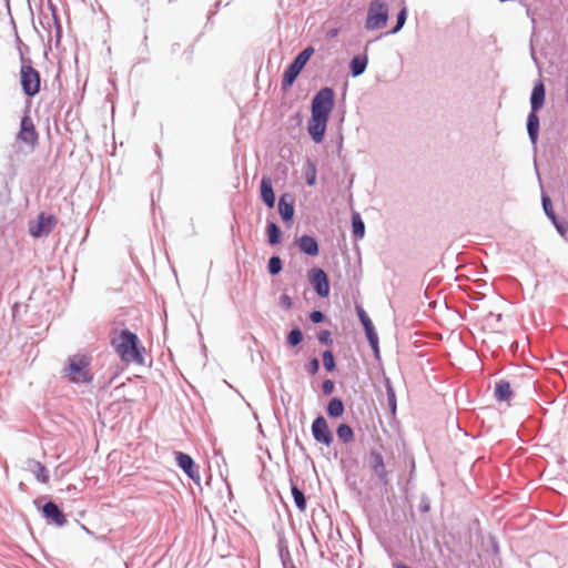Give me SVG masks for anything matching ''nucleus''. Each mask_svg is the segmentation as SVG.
Segmentation results:
<instances>
[{"label":"nucleus","mask_w":568,"mask_h":568,"mask_svg":"<svg viewBox=\"0 0 568 568\" xmlns=\"http://www.w3.org/2000/svg\"><path fill=\"white\" fill-rule=\"evenodd\" d=\"M327 122L328 118L314 114L311 115V119L307 123V132L315 143H321L323 141Z\"/></svg>","instance_id":"nucleus-11"},{"label":"nucleus","mask_w":568,"mask_h":568,"mask_svg":"<svg viewBox=\"0 0 568 568\" xmlns=\"http://www.w3.org/2000/svg\"><path fill=\"white\" fill-rule=\"evenodd\" d=\"M369 465L374 473L378 476L379 479L385 480L387 477V471L385 468L384 459L381 453L376 450H372L369 454Z\"/></svg>","instance_id":"nucleus-14"},{"label":"nucleus","mask_w":568,"mask_h":568,"mask_svg":"<svg viewBox=\"0 0 568 568\" xmlns=\"http://www.w3.org/2000/svg\"><path fill=\"white\" fill-rule=\"evenodd\" d=\"M303 341V334L300 328L292 329L287 335V344L296 346Z\"/></svg>","instance_id":"nucleus-30"},{"label":"nucleus","mask_w":568,"mask_h":568,"mask_svg":"<svg viewBox=\"0 0 568 568\" xmlns=\"http://www.w3.org/2000/svg\"><path fill=\"white\" fill-rule=\"evenodd\" d=\"M20 82L23 92L28 97H34L39 93L40 73L30 63H22L20 69Z\"/></svg>","instance_id":"nucleus-6"},{"label":"nucleus","mask_w":568,"mask_h":568,"mask_svg":"<svg viewBox=\"0 0 568 568\" xmlns=\"http://www.w3.org/2000/svg\"><path fill=\"white\" fill-rule=\"evenodd\" d=\"M33 471L39 481L43 484L49 481L48 470L40 462H33Z\"/></svg>","instance_id":"nucleus-27"},{"label":"nucleus","mask_w":568,"mask_h":568,"mask_svg":"<svg viewBox=\"0 0 568 568\" xmlns=\"http://www.w3.org/2000/svg\"><path fill=\"white\" fill-rule=\"evenodd\" d=\"M261 196L268 207H273L275 203V195L272 187L270 178H263L261 181Z\"/></svg>","instance_id":"nucleus-17"},{"label":"nucleus","mask_w":568,"mask_h":568,"mask_svg":"<svg viewBox=\"0 0 568 568\" xmlns=\"http://www.w3.org/2000/svg\"><path fill=\"white\" fill-rule=\"evenodd\" d=\"M334 106V92L331 88L321 89L312 101V114L329 118Z\"/></svg>","instance_id":"nucleus-5"},{"label":"nucleus","mask_w":568,"mask_h":568,"mask_svg":"<svg viewBox=\"0 0 568 568\" xmlns=\"http://www.w3.org/2000/svg\"><path fill=\"white\" fill-rule=\"evenodd\" d=\"M280 305L286 310H290L292 307V300L288 295L283 294L280 297Z\"/></svg>","instance_id":"nucleus-39"},{"label":"nucleus","mask_w":568,"mask_h":568,"mask_svg":"<svg viewBox=\"0 0 568 568\" xmlns=\"http://www.w3.org/2000/svg\"><path fill=\"white\" fill-rule=\"evenodd\" d=\"M557 229V231L564 236L567 233V226L565 224L558 223L555 219V222H552Z\"/></svg>","instance_id":"nucleus-42"},{"label":"nucleus","mask_w":568,"mask_h":568,"mask_svg":"<svg viewBox=\"0 0 568 568\" xmlns=\"http://www.w3.org/2000/svg\"><path fill=\"white\" fill-rule=\"evenodd\" d=\"M337 437L345 444L351 443L354 439V433L351 426L347 424H341L336 430Z\"/></svg>","instance_id":"nucleus-25"},{"label":"nucleus","mask_w":568,"mask_h":568,"mask_svg":"<svg viewBox=\"0 0 568 568\" xmlns=\"http://www.w3.org/2000/svg\"><path fill=\"white\" fill-rule=\"evenodd\" d=\"M267 235H268V242L271 244H277L280 242L281 237V230L275 223H271L267 226Z\"/></svg>","instance_id":"nucleus-28"},{"label":"nucleus","mask_w":568,"mask_h":568,"mask_svg":"<svg viewBox=\"0 0 568 568\" xmlns=\"http://www.w3.org/2000/svg\"><path fill=\"white\" fill-rule=\"evenodd\" d=\"M320 369V362L317 358H313L307 365V372L312 375L316 374Z\"/></svg>","instance_id":"nucleus-37"},{"label":"nucleus","mask_w":568,"mask_h":568,"mask_svg":"<svg viewBox=\"0 0 568 568\" xmlns=\"http://www.w3.org/2000/svg\"><path fill=\"white\" fill-rule=\"evenodd\" d=\"M495 396L500 402H507L513 396V390L510 384L506 381H500L496 383L495 386Z\"/></svg>","instance_id":"nucleus-18"},{"label":"nucleus","mask_w":568,"mask_h":568,"mask_svg":"<svg viewBox=\"0 0 568 568\" xmlns=\"http://www.w3.org/2000/svg\"><path fill=\"white\" fill-rule=\"evenodd\" d=\"M278 211L284 221H288L293 217L294 206L292 203L285 201V196H282L278 202Z\"/></svg>","instance_id":"nucleus-23"},{"label":"nucleus","mask_w":568,"mask_h":568,"mask_svg":"<svg viewBox=\"0 0 568 568\" xmlns=\"http://www.w3.org/2000/svg\"><path fill=\"white\" fill-rule=\"evenodd\" d=\"M38 138L39 135L36 130L33 120L30 115L26 114L21 119L20 130L17 135L18 141L33 149L38 143Z\"/></svg>","instance_id":"nucleus-8"},{"label":"nucleus","mask_w":568,"mask_h":568,"mask_svg":"<svg viewBox=\"0 0 568 568\" xmlns=\"http://www.w3.org/2000/svg\"><path fill=\"white\" fill-rule=\"evenodd\" d=\"M323 365L328 372L334 371L335 361H334V355L331 351H325L323 353Z\"/></svg>","instance_id":"nucleus-32"},{"label":"nucleus","mask_w":568,"mask_h":568,"mask_svg":"<svg viewBox=\"0 0 568 568\" xmlns=\"http://www.w3.org/2000/svg\"><path fill=\"white\" fill-rule=\"evenodd\" d=\"M297 245L300 250L311 256H315L318 253V244L317 241L310 235H303L297 240Z\"/></svg>","instance_id":"nucleus-16"},{"label":"nucleus","mask_w":568,"mask_h":568,"mask_svg":"<svg viewBox=\"0 0 568 568\" xmlns=\"http://www.w3.org/2000/svg\"><path fill=\"white\" fill-rule=\"evenodd\" d=\"M316 174H317V171H316L315 164L313 162L308 161L304 168V175H305L306 183L310 186L315 185Z\"/></svg>","instance_id":"nucleus-26"},{"label":"nucleus","mask_w":568,"mask_h":568,"mask_svg":"<svg viewBox=\"0 0 568 568\" xmlns=\"http://www.w3.org/2000/svg\"><path fill=\"white\" fill-rule=\"evenodd\" d=\"M282 270V261L278 256H272L268 261V271L271 274H278Z\"/></svg>","instance_id":"nucleus-31"},{"label":"nucleus","mask_w":568,"mask_h":568,"mask_svg":"<svg viewBox=\"0 0 568 568\" xmlns=\"http://www.w3.org/2000/svg\"><path fill=\"white\" fill-rule=\"evenodd\" d=\"M367 55H356L351 61V71L353 77L361 75L367 67Z\"/></svg>","instance_id":"nucleus-20"},{"label":"nucleus","mask_w":568,"mask_h":568,"mask_svg":"<svg viewBox=\"0 0 568 568\" xmlns=\"http://www.w3.org/2000/svg\"><path fill=\"white\" fill-rule=\"evenodd\" d=\"M352 229L355 237L362 239L364 236L365 225L358 213H353L352 215Z\"/></svg>","instance_id":"nucleus-22"},{"label":"nucleus","mask_w":568,"mask_h":568,"mask_svg":"<svg viewBox=\"0 0 568 568\" xmlns=\"http://www.w3.org/2000/svg\"><path fill=\"white\" fill-rule=\"evenodd\" d=\"M42 513L45 518L52 519V521L58 526H63L67 523V518L63 515V513L52 501H48L47 504H44V506L42 507Z\"/></svg>","instance_id":"nucleus-13"},{"label":"nucleus","mask_w":568,"mask_h":568,"mask_svg":"<svg viewBox=\"0 0 568 568\" xmlns=\"http://www.w3.org/2000/svg\"><path fill=\"white\" fill-rule=\"evenodd\" d=\"M318 341H320L321 343H325V344H326V343H328V342H331V334H329V332H328V331H323V332H321V333L318 334Z\"/></svg>","instance_id":"nucleus-41"},{"label":"nucleus","mask_w":568,"mask_h":568,"mask_svg":"<svg viewBox=\"0 0 568 568\" xmlns=\"http://www.w3.org/2000/svg\"><path fill=\"white\" fill-rule=\"evenodd\" d=\"M387 397H388L389 405L393 407V410H395L396 396H395V392H394L393 387L389 385L388 382H387Z\"/></svg>","instance_id":"nucleus-36"},{"label":"nucleus","mask_w":568,"mask_h":568,"mask_svg":"<svg viewBox=\"0 0 568 568\" xmlns=\"http://www.w3.org/2000/svg\"><path fill=\"white\" fill-rule=\"evenodd\" d=\"M292 495L294 497V501L300 510H304L306 508V499L304 494L296 487H292Z\"/></svg>","instance_id":"nucleus-29"},{"label":"nucleus","mask_w":568,"mask_h":568,"mask_svg":"<svg viewBox=\"0 0 568 568\" xmlns=\"http://www.w3.org/2000/svg\"><path fill=\"white\" fill-rule=\"evenodd\" d=\"M314 54V48L307 47L305 48L290 64V67L285 70L283 74L282 87L284 90H287L293 85L297 75L301 73L307 61Z\"/></svg>","instance_id":"nucleus-3"},{"label":"nucleus","mask_w":568,"mask_h":568,"mask_svg":"<svg viewBox=\"0 0 568 568\" xmlns=\"http://www.w3.org/2000/svg\"><path fill=\"white\" fill-rule=\"evenodd\" d=\"M175 460L181 469L184 470V473L194 481L199 483L201 477L199 474V469L195 466L193 459L187 454H184L182 452L175 453Z\"/></svg>","instance_id":"nucleus-12"},{"label":"nucleus","mask_w":568,"mask_h":568,"mask_svg":"<svg viewBox=\"0 0 568 568\" xmlns=\"http://www.w3.org/2000/svg\"><path fill=\"white\" fill-rule=\"evenodd\" d=\"M545 85L542 82L536 84L532 89L530 103L531 112H538L545 103Z\"/></svg>","instance_id":"nucleus-15"},{"label":"nucleus","mask_w":568,"mask_h":568,"mask_svg":"<svg viewBox=\"0 0 568 568\" xmlns=\"http://www.w3.org/2000/svg\"><path fill=\"white\" fill-rule=\"evenodd\" d=\"M111 344L122 362L144 364V347L140 346L139 337L134 333L124 329L111 339Z\"/></svg>","instance_id":"nucleus-1"},{"label":"nucleus","mask_w":568,"mask_h":568,"mask_svg":"<svg viewBox=\"0 0 568 568\" xmlns=\"http://www.w3.org/2000/svg\"><path fill=\"white\" fill-rule=\"evenodd\" d=\"M310 320L313 322V323H321L323 320H324V315L322 312L320 311H313L311 314H310Z\"/></svg>","instance_id":"nucleus-40"},{"label":"nucleus","mask_w":568,"mask_h":568,"mask_svg":"<svg viewBox=\"0 0 568 568\" xmlns=\"http://www.w3.org/2000/svg\"><path fill=\"white\" fill-rule=\"evenodd\" d=\"M364 329H365L366 337L369 342V345L374 351L375 356L378 357V355H379L378 336H377V333L375 332L374 325L365 327Z\"/></svg>","instance_id":"nucleus-24"},{"label":"nucleus","mask_w":568,"mask_h":568,"mask_svg":"<svg viewBox=\"0 0 568 568\" xmlns=\"http://www.w3.org/2000/svg\"><path fill=\"white\" fill-rule=\"evenodd\" d=\"M57 222L54 215L40 213L37 220L29 222V233L33 237L47 236L57 225Z\"/></svg>","instance_id":"nucleus-7"},{"label":"nucleus","mask_w":568,"mask_h":568,"mask_svg":"<svg viewBox=\"0 0 568 568\" xmlns=\"http://www.w3.org/2000/svg\"><path fill=\"white\" fill-rule=\"evenodd\" d=\"M327 414L333 418L341 417L344 414L343 402L337 397L331 399L327 405Z\"/></svg>","instance_id":"nucleus-21"},{"label":"nucleus","mask_w":568,"mask_h":568,"mask_svg":"<svg viewBox=\"0 0 568 568\" xmlns=\"http://www.w3.org/2000/svg\"><path fill=\"white\" fill-rule=\"evenodd\" d=\"M322 389L325 395H329L334 390V383L331 379H326L323 382Z\"/></svg>","instance_id":"nucleus-38"},{"label":"nucleus","mask_w":568,"mask_h":568,"mask_svg":"<svg viewBox=\"0 0 568 568\" xmlns=\"http://www.w3.org/2000/svg\"><path fill=\"white\" fill-rule=\"evenodd\" d=\"M542 206H544V211L546 213V215L552 221L555 222V212H554V209H552V205H551V201L548 196H544L542 197Z\"/></svg>","instance_id":"nucleus-33"},{"label":"nucleus","mask_w":568,"mask_h":568,"mask_svg":"<svg viewBox=\"0 0 568 568\" xmlns=\"http://www.w3.org/2000/svg\"><path fill=\"white\" fill-rule=\"evenodd\" d=\"M310 282L315 292L321 297H327L329 294V282L326 273L322 268H313L310 272Z\"/></svg>","instance_id":"nucleus-10"},{"label":"nucleus","mask_w":568,"mask_h":568,"mask_svg":"<svg viewBox=\"0 0 568 568\" xmlns=\"http://www.w3.org/2000/svg\"><path fill=\"white\" fill-rule=\"evenodd\" d=\"M405 21H406V9L403 8L397 16V23L392 32L396 33L397 31H399L402 29V27L404 26Z\"/></svg>","instance_id":"nucleus-35"},{"label":"nucleus","mask_w":568,"mask_h":568,"mask_svg":"<svg viewBox=\"0 0 568 568\" xmlns=\"http://www.w3.org/2000/svg\"><path fill=\"white\" fill-rule=\"evenodd\" d=\"M388 20V8L382 0H374L371 2L365 27L368 30H376L385 27Z\"/></svg>","instance_id":"nucleus-4"},{"label":"nucleus","mask_w":568,"mask_h":568,"mask_svg":"<svg viewBox=\"0 0 568 568\" xmlns=\"http://www.w3.org/2000/svg\"><path fill=\"white\" fill-rule=\"evenodd\" d=\"M91 361V356L83 353L70 356L63 368L64 377L74 384L90 383L93 379Z\"/></svg>","instance_id":"nucleus-2"},{"label":"nucleus","mask_w":568,"mask_h":568,"mask_svg":"<svg viewBox=\"0 0 568 568\" xmlns=\"http://www.w3.org/2000/svg\"><path fill=\"white\" fill-rule=\"evenodd\" d=\"M312 435L317 443L326 446H329L333 443V434L323 416H318L313 420Z\"/></svg>","instance_id":"nucleus-9"},{"label":"nucleus","mask_w":568,"mask_h":568,"mask_svg":"<svg viewBox=\"0 0 568 568\" xmlns=\"http://www.w3.org/2000/svg\"><path fill=\"white\" fill-rule=\"evenodd\" d=\"M527 130L532 143L537 142L539 131V118L537 112H530L527 119Z\"/></svg>","instance_id":"nucleus-19"},{"label":"nucleus","mask_w":568,"mask_h":568,"mask_svg":"<svg viewBox=\"0 0 568 568\" xmlns=\"http://www.w3.org/2000/svg\"><path fill=\"white\" fill-rule=\"evenodd\" d=\"M357 315L364 328L373 325L371 318L361 306H357Z\"/></svg>","instance_id":"nucleus-34"}]
</instances>
